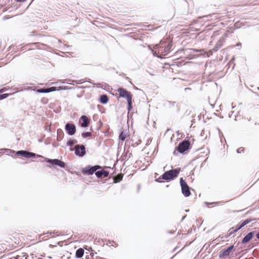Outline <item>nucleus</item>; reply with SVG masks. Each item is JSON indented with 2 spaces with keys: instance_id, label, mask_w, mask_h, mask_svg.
<instances>
[{
  "instance_id": "1",
  "label": "nucleus",
  "mask_w": 259,
  "mask_h": 259,
  "mask_svg": "<svg viewBox=\"0 0 259 259\" xmlns=\"http://www.w3.org/2000/svg\"><path fill=\"white\" fill-rule=\"evenodd\" d=\"M2 150H4L7 152H10V153H15V156H21L26 158H41L44 159L47 162L51 164L52 165L58 166L61 168H65L66 165L64 161L59 159H50L46 158L41 155L27 150H21L15 152L14 150H12L9 149H2Z\"/></svg>"
},
{
  "instance_id": "2",
  "label": "nucleus",
  "mask_w": 259,
  "mask_h": 259,
  "mask_svg": "<svg viewBox=\"0 0 259 259\" xmlns=\"http://www.w3.org/2000/svg\"><path fill=\"white\" fill-rule=\"evenodd\" d=\"M172 47V41L167 42L161 40L158 44L155 45L153 48L150 46H148V48L151 51L154 56L162 59L164 56L167 55L171 51Z\"/></svg>"
},
{
  "instance_id": "3",
  "label": "nucleus",
  "mask_w": 259,
  "mask_h": 259,
  "mask_svg": "<svg viewBox=\"0 0 259 259\" xmlns=\"http://www.w3.org/2000/svg\"><path fill=\"white\" fill-rule=\"evenodd\" d=\"M181 171L180 168H176L165 171L162 175L155 180L158 183L169 182L177 178Z\"/></svg>"
},
{
  "instance_id": "4",
  "label": "nucleus",
  "mask_w": 259,
  "mask_h": 259,
  "mask_svg": "<svg viewBox=\"0 0 259 259\" xmlns=\"http://www.w3.org/2000/svg\"><path fill=\"white\" fill-rule=\"evenodd\" d=\"M191 148V145L189 140H184L180 142L178 145L176 147L173 154L175 156L178 155V152L181 154H184L185 152Z\"/></svg>"
},
{
  "instance_id": "5",
  "label": "nucleus",
  "mask_w": 259,
  "mask_h": 259,
  "mask_svg": "<svg viewBox=\"0 0 259 259\" xmlns=\"http://www.w3.org/2000/svg\"><path fill=\"white\" fill-rule=\"evenodd\" d=\"M36 87L33 88L32 87H27L26 89L19 90V92L33 91L37 93H49L54 91H57V87H51L49 88H42L36 89Z\"/></svg>"
},
{
  "instance_id": "6",
  "label": "nucleus",
  "mask_w": 259,
  "mask_h": 259,
  "mask_svg": "<svg viewBox=\"0 0 259 259\" xmlns=\"http://www.w3.org/2000/svg\"><path fill=\"white\" fill-rule=\"evenodd\" d=\"M102 168V166L99 165H89L83 167L81 169V172L84 175H92L96 170Z\"/></svg>"
},
{
  "instance_id": "7",
  "label": "nucleus",
  "mask_w": 259,
  "mask_h": 259,
  "mask_svg": "<svg viewBox=\"0 0 259 259\" xmlns=\"http://www.w3.org/2000/svg\"><path fill=\"white\" fill-rule=\"evenodd\" d=\"M180 183L181 187L182 193L183 195L186 197L190 196L191 194L190 188L183 178H180Z\"/></svg>"
},
{
  "instance_id": "8",
  "label": "nucleus",
  "mask_w": 259,
  "mask_h": 259,
  "mask_svg": "<svg viewBox=\"0 0 259 259\" xmlns=\"http://www.w3.org/2000/svg\"><path fill=\"white\" fill-rule=\"evenodd\" d=\"M256 219H247L245 220H242L237 225H236L235 226H234L230 229L232 231H231V233H235L237 232L238 230L241 229L242 227H244L247 224H249L251 222L253 221L256 220Z\"/></svg>"
},
{
  "instance_id": "9",
  "label": "nucleus",
  "mask_w": 259,
  "mask_h": 259,
  "mask_svg": "<svg viewBox=\"0 0 259 259\" xmlns=\"http://www.w3.org/2000/svg\"><path fill=\"white\" fill-rule=\"evenodd\" d=\"M234 245H231L226 248L221 250L219 253V257L221 259L226 258L233 253Z\"/></svg>"
},
{
  "instance_id": "10",
  "label": "nucleus",
  "mask_w": 259,
  "mask_h": 259,
  "mask_svg": "<svg viewBox=\"0 0 259 259\" xmlns=\"http://www.w3.org/2000/svg\"><path fill=\"white\" fill-rule=\"evenodd\" d=\"M74 154L78 157H83L86 154L85 145L82 144H76L74 150Z\"/></svg>"
},
{
  "instance_id": "11",
  "label": "nucleus",
  "mask_w": 259,
  "mask_h": 259,
  "mask_svg": "<svg viewBox=\"0 0 259 259\" xmlns=\"http://www.w3.org/2000/svg\"><path fill=\"white\" fill-rule=\"evenodd\" d=\"M65 130L69 136L74 135L76 131V127L74 124L67 122L65 125Z\"/></svg>"
},
{
  "instance_id": "12",
  "label": "nucleus",
  "mask_w": 259,
  "mask_h": 259,
  "mask_svg": "<svg viewBox=\"0 0 259 259\" xmlns=\"http://www.w3.org/2000/svg\"><path fill=\"white\" fill-rule=\"evenodd\" d=\"M26 84H29V85H32L33 84V83H27L26 84H20L19 85L18 88L14 89V90H15L16 91L14 93H12V94L5 93V94H0V100L4 99H6L7 97H8L9 96H10L11 95H13V94H14L15 93L19 92V91L18 90V89H20V90H21L22 89H26L27 88V87H26V88L25 87V85Z\"/></svg>"
},
{
  "instance_id": "13",
  "label": "nucleus",
  "mask_w": 259,
  "mask_h": 259,
  "mask_svg": "<svg viewBox=\"0 0 259 259\" xmlns=\"http://www.w3.org/2000/svg\"><path fill=\"white\" fill-rule=\"evenodd\" d=\"M90 121L91 119L90 117H88L85 115H81L79 119V123L81 127L84 128L88 127Z\"/></svg>"
},
{
  "instance_id": "14",
  "label": "nucleus",
  "mask_w": 259,
  "mask_h": 259,
  "mask_svg": "<svg viewBox=\"0 0 259 259\" xmlns=\"http://www.w3.org/2000/svg\"><path fill=\"white\" fill-rule=\"evenodd\" d=\"M255 233V231H251L248 233L242 239L241 243L242 244H246L249 242L254 237Z\"/></svg>"
},
{
  "instance_id": "15",
  "label": "nucleus",
  "mask_w": 259,
  "mask_h": 259,
  "mask_svg": "<svg viewBox=\"0 0 259 259\" xmlns=\"http://www.w3.org/2000/svg\"><path fill=\"white\" fill-rule=\"evenodd\" d=\"M109 175V171L104 169L97 170L95 172V175L98 178H107Z\"/></svg>"
},
{
  "instance_id": "16",
  "label": "nucleus",
  "mask_w": 259,
  "mask_h": 259,
  "mask_svg": "<svg viewBox=\"0 0 259 259\" xmlns=\"http://www.w3.org/2000/svg\"><path fill=\"white\" fill-rule=\"evenodd\" d=\"M225 38L224 36H222L217 42L214 48H213L212 50L214 52L218 51L222 46L223 45V42L224 41Z\"/></svg>"
},
{
  "instance_id": "17",
  "label": "nucleus",
  "mask_w": 259,
  "mask_h": 259,
  "mask_svg": "<svg viewBox=\"0 0 259 259\" xmlns=\"http://www.w3.org/2000/svg\"><path fill=\"white\" fill-rule=\"evenodd\" d=\"M109 97L106 94H102L100 96L99 101L102 104H106L109 102Z\"/></svg>"
},
{
  "instance_id": "18",
  "label": "nucleus",
  "mask_w": 259,
  "mask_h": 259,
  "mask_svg": "<svg viewBox=\"0 0 259 259\" xmlns=\"http://www.w3.org/2000/svg\"><path fill=\"white\" fill-rule=\"evenodd\" d=\"M117 92L119 93V97L124 98L127 94H128L129 91L126 89L119 88L117 89Z\"/></svg>"
},
{
  "instance_id": "19",
  "label": "nucleus",
  "mask_w": 259,
  "mask_h": 259,
  "mask_svg": "<svg viewBox=\"0 0 259 259\" xmlns=\"http://www.w3.org/2000/svg\"><path fill=\"white\" fill-rule=\"evenodd\" d=\"M75 88L77 89H83L85 88L83 86H77L76 85ZM73 89H74V88L72 87H68L67 86H60L58 88H57V91H60V90H72Z\"/></svg>"
},
{
  "instance_id": "20",
  "label": "nucleus",
  "mask_w": 259,
  "mask_h": 259,
  "mask_svg": "<svg viewBox=\"0 0 259 259\" xmlns=\"http://www.w3.org/2000/svg\"><path fill=\"white\" fill-rule=\"evenodd\" d=\"M84 252V250L82 248H79L77 249L75 252V257L77 258H81L83 256Z\"/></svg>"
},
{
  "instance_id": "21",
  "label": "nucleus",
  "mask_w": 259,
  "mask_h": 259,
  "mask_svg": "<svg viewBox=\"0 0 259 259\" xmlns=\"http://www.w3.org/2000/svg\"><path fill=\"white\" fill-rule=\"evenodd\" d=\"M64 133L61 128L57 130V140L58 141H61L64 137Z\"/></svg>"
},
{
  "instance_id": "22",
  "label": "nucleus",
  "mask_w": 259,
  "mask_h": 259,
  "mask_svg": "<svg viewBox=\"0 0 259 259\" xmlns=\"http://www.w3.org/2000/svg\"><path fill=\"white\" fill-rule=\"evenodd\" d=\"M77 143V141L76 139H72L71 138H69V139L68 140V141L66 143V145L68 146H73L75 144Z\"/></svg>"
},
{
  "instance_id": "23",
  "label": "nucleus",
  "mask_w": 259,
  "mask_h": 259,
  "mask_svg": "<svg viewBox=\"0 0 259 259\" xmlns=\"http://www.w3.org/2000/svg\"><path fill=\"white\" fill-rule=\"evenodd\" d=\"M126 137V134L124 131H121L119 135V139L122 141H124Z\"/></svg>"
},
{
  "instance_id": "24",
  "label": "nucleus",
  "mask_w": 259,
  "mask_h": 259,
  "mask_svg": "<svg viewBox=\"0 0 259 259\" xmlns=\"http://www.w3.org/2000/svg\"><path fill=\"white\" fill-rule=\"evenodd\" d=\"M176 104V102L175 101H170L168 100H167L164 103L165 106H168L169 107H174Z\"/></svg>"
},
{
  "instance_id": "25",
  "label": "nucleus",
  "mask_w": 259,
  "mask_h": 259,
  "mask_svg": "<svg viewBox=\"0 0 259 259\" xmlns=\"http://www.w3.org/2000/svg\"><path fill=\"white\" fill-rule=\"evenodd\" d=\"M124 98L126 100L127 103L132 102L133 95L132 93L129 92L128 94H127Z\"/></svg>"
},
{
  "instance_id": "26",
  "label": "nucleus",
  "mask_w": 259,
  "mask_h": 259,
  "mask_svg": "<svg viewBox=\"0 0 259 259\" xmlns=\"http://www.w3.org/2000/svg\"><path fill=\"white\" fill-rule=\"evenodd\" d=\"M224 203V202H222V201H219V202H204V204H205V205L209 208V205H212V204H215V205H219L221 203Z\"/></svg>"
},
{
  "instance_id": "27",
  "label": "nucleus",
  "mask_w": 259,
  "mask_h": 259,
  "mask_svg": "<svg viewBox=\"0 0 259 259\" xmlns=\"http://www.w3.org/2000/svg\"><path fill=\"white\" fill-rule=\"evenodd\" d=\"M92 135V134L90 132H85L81 134V136L83 138L85 139L88 137H90Z\"/></svg>"
},
{
  "instance_id": "28",
  "label": "nucleus",
  "mask_w": 259,
  "mask_h": 259,
  "mask_svg": "<svg viewBox=\"0 0 259 259\" xmlns=\"http://www.w3.org/2000/svg\"><path fill=\"white\" fill-rule=\"evenodd\" d=\"M133 102H130L127 103V110L129 113L133 108Z\"/></svg>"
},
{
  "instance_id": "29",
  "label": "nucleus",
  "mask_w": 259,
  "mask_h": 259,
  "mask_svg": "<svg viewBox=\"0 0 259 259\" xmlns=\"http://www.w3.org/2000/svg\"><path fill=\"white\" fill-rule=\"evenodd\" d=\"M72 82L73 83H70L69 84H74L73 83H75L76 84H82L84 82L82 81V80H72Z\"/></svg>"
},
{
  "instance_id": "30",
  "label": "nucleus",
  "mask_w": 259,
  "mask_h": 259,
  "mask_svg": "<svg viewBox=\"0 0 259 259\" xmlns=\"http://www.w3.org/2000/svg\"><path fill=\"white\" fill-rule=\"evenodd\" d=\"M241 24L242 23L240 22V21H237V22H236L234 24V26L236 28H241L243 25H241Z\"/></svg>"
},
{
  "instance_id": "31",
  "label": "nucleus",
  "mask_w": 259,
  "mask_h": 259,
  "mask_svg": "<svg viewBox=\"0 0 259 259\" xmlns=\"http://www.w3.org/2000/svg\"><path fill=\"white\" fill-rule=\"evenodd\" d=\"M231 231H232V230H231V229H230L228 231V233L227 235H225V238H228L229 236H230L231 235H232L233 234H234V233H231Z\"/></svg>"
},
{
  "instance_id": "32",
  "label": "nucleus",
  "mask_w": 259,
  "mask_h": 259,
  "mask_svg": "<svg viewBox=\"0 0 259 259\" xmlns=\"http://www.w3.org/2000/svg\"><path fill=\"white\" fill-rule=\"evenodd\" d=\"M190 51L191 53H198L201 52L200 50L196 49H190Z\"/></svg>"
},
{
  "instance_id": "33",
  "label": "nucleus",
  "mask_w": 259,
  "mask_h": 259,
  "mask_svg": "<svg viewBox=\"0 0 259 259\" xmlns=\"http://www.w3.org/2000/svg\"><path fill=\"white\" fill-rule=\"evenodd\" d=\"M244 149L243 147H240L237 150V153H240L241 152H244Z\"/></svg>"
},
{
  "instance_id": "34",
  "label": "nucleus",
  "mask_w": 259,
  "mask_h": 259,
  "mask_svg": "<svg viewBox=\"0 0 259 259\" xmlns=\"http://www.w3.org/2000/svg\"><path fill=\"white\" fill-rule=\"evenodd\" d=\"M64 241H59L57 243V244L60 246H62L63 245Z\"/></svg>"
},
{
  "instance_id": "35",
  "label": "nucleus",
  "mask_w": 259,
  "mask_h": 259,
  "mask_svg": "<svg viewBox=\"0 0 259 259\" xmlns=\"http://www.w3.org/2000/svg\"><path fill=\"white\" fill-rule=\"evenodd\" d=\"M125 79H127V80H128V81H129V82H130V83L131 84H133V83H132V81L130 80V78H129L128 77L126 76V77H125Z\"/></svg>"
},
{
  "instance_id": "36",
  "label": "nucleus",
  "mask_w": 259,
  "mask_h": 259,
  "mask_svg": "<svg viewBox=\"0 0 259 259\" xmlns=\"http://www.w3.org/2000/svg\"><path fill=\"white\" fill-rule=\"evenodd\" d=\"M6 91V90L5 88H3L0 90V92L3 93Z\"/></svg>"
},
{
  "instance_id": "37",
  "label": "nucleus",
  "mask_w": 259,
  "mask_h": 259,
  "mask_svg": "<svg viewBox=\"0 0 259 259\" xmlns=\"http://www.w3.org/2000/svg\"><path fill=\"white\" fill-rule=\"evenodd\" d=\"M236 46H237V47H241V44L240 42H238V43L236 44Z\"/></svg>"
},
{
  "instance_id": "38",
  "label": "nucleus",
  "mask_w": 259,
  "mask_h": 259,
  "mask_svg": "<svg viewBox=\"0 0 259 259\" xmlns=\"http://www.w3.org/2000/svg\"><path fill=\"white\" fill-rule=\"evenodd\" d=\"M176 108H177V111L179 112V110H180V107H179V106L177 105H176Z\"/></svg>"
},
{
  "instance_id": "39",
  "label": "nucleus",
  "mask_w": 259,
  "mask_h": 259,
  "mask_svg": "<svg viewBox=\"0 0 259 259\" xmlns=\"http://www.w3.org/2000/svg\"><path fill=\"white\" fill-rule=\"evenodd\" d=\"M16 2H25L26 0H15Z\"/></svg>"
},
{
  "instance_id": "40",
  "label": "nucleus",
  "mask_w": 259,
  "mask_h": 259,
  "mask_svg": "<svg viewBox=\"0 0 259 259\" xmlns=\"http://www.w3.org/2000/svg\"><path fill=\"white\" fill-rule=\"evenodd\" d=\"M256 237L257 239L259 240V232L257 234H256Z\"/></svg>"
},
{
  "instance_id": "41",
  "label": "nucleus",
  "mask_w": 259,
  "mask_h": 259,
  "mask_svg": "<svg viewBox=\"0 0 259 259\" xmlns=\"http://www.w3.org/2000/svg\"><path fill=\"white\" fill-rule=\"evenodd\" d=\"M238 116H239L238 115H235V121H237L238 120Z\"/></svg>"
},
{
  "instance_id": "42",
  "label": "nucleus",
  "mask_w": 259,
  "mask_h": 259,
  "mask_svg": "<svg viewBox=\"0 0 259 259\" xmlns=\"http://www.w3.org/2000/svg\"><path fill=\"white\" fill-rule=\"evenodd\" d=\"M33 45H35V47H37V46H38V45H39V44L38 43H36V42H35V43H34V44H33Z\"/></svg>"
},
{
  "instance_id": "43",
  "label": "nucleus",
  "mask_w": 259,
  "mask_h": 259,
  "mask_svg": "<svg viewBox=\"0 0 259 259\" xmlns=\"http://www.w3.org/2000/svg\"><path fill=\"white\" fill-rule=\"evenodd\" d=\"M176 134H177V135L178 136H179V135L180 134V132H179V131L176 132Z\"/></svg>"
},
{
  "instance_id": "44",
  "label": "nucleus",
  "mask_w": 259,
  "mask_h": 259,
  "mask_svg": "<svg viewBox=\"0 0 259 259\" xmlns=\"http://www.w3.org/2000/svg\"><path fill=\"white\" fill-rule=\"evenodd\" d=\"M134 88L135 89V90H139V89L137 88V87H136L135 85H134Z\"/></svg>"
},
{
  "instance_id": "45",
  "label": "nucleus",
  "mask_w": 259,
  "mask_h": 259,
  "mask_svg": "<svg viewBox=\"0 0 259 259\" xmlns=\"http://www.w3.org/2000/svg\"><path fill=\"white\" fill-rule=\"evenodd\" d=\"M186 217V215L184 216V217L182 218V221L184 220Z\"/></svg>"
},
{
  "instance_id": "46",
  "label": "nucleus",
  "mask_w": 259,
  "mask_h": 259,
  "mask_svg": "<svg viewBox=\"0 0 259 259\" xmlns=\"http://www.w3.org/2000/svg\"><path fill=\"white\" fill-rule=\"evenodd\" d=\"M35 35L34 32H32L31 34V35Z\"/></svg>"
},
{
  "instance_id": "47",
  "label": "nucleus",
  "mask_w": 259,
  "mask_h": 259,
  "mask_svg": "<svg viewBox=\"0 0 259 259\" xmlns=\"http://www.w3.org/2000/svg\"><path fill=\"white\" fill-rule=\"evenodd\" d=\"M108 242H109V243H110H110H111V241H110V240H109V241H108ZM112 242H114V243H115L113 241H112Z\"/></svg>"
},
{
  "instance_id": "48",
  "label": "nucleus",
  "mask_w": 259,
  "mask_h": 259,
  "mask_svg": "<svg viewBox=\"0 0 259 259\" xmlns=\"http://www.w3.org/2000/svg\"><path fill=\"white\" fill-rule=\"evenodd\" d=\"M89 82H90L91 83H92V84H93V85H95V83H93V82H91V81H89Z\"/></svg>"
},
{
  "instance_id": "49",
  "label": "nucleus",
  "mask_w": 259,
  "mask_h": 259,
  "mask_svg": "<svg viewBox=\"0 0 259 259\" xmlns=\"http://www.w3.org/2000/svg\"><path fill=\"white\" fill-rule=\"evenodd\" d=\"M190 90V88H186V89H185V90Z\"/></svg>"
},
{
  "instance_id": "50",
  "label": "nucleus",
  "mask_w": 259,
  "mask_h": 259,
  "mask_svg": "<svg viewBox=\"0 0 259 259\" xmlns=\"http://www.w3.org/2000/svg\"><path fill=\"white\" fill-rule=\"evenodd\" d=\"M47 234H52V232H48L47 233Z\"/></svg>"
},
{
  "instance_id": "51",
  "label": "nucleus",
  "mask_w": 259,
  "mask_h": 259,
  "mask_svg": "<svg viewBox=\"0 0 259 259\" xmlns=\"http://www.w3.org/2000/svg\"><path fill=\"white\" fill-rule=\"evenodd\" d=\"M185 211H186V212H189V209H186Z\"/></svg>"
},
{
  "instance_id": "52",
  "label": "nucleus",
  "mask_w": 259,
  "mask_h": 259,
  "mask_svg": "<svg viewBox=\"0 0 259 259\" xmlns=\"http://www.w3.org/2000/svg\"><path fill=\"white\" fill-rule=\"evenodd\" d=\"M254 124H255V125H258V123H257V122H255Z\"/></svg>"
},
{
  "instance_id": "53",
  "label": "nucleus",
  "mask_w": 259,
  "mask_h": 259,
  "mask_svg": "<svg viewBox=\"0 0 259 259\" xmlns=\"http://www.w3.org/2000/svg\"><path fill=\"white\" fill-rule=\"evenodd\" d=\"M176 248H174V250H172V251L173 252L175 251L176 250Z\"/></svg>"
},
{
  "instance_id": "54",
  "label": "nucleus",
  "mask_w": 259,
  "mask_h": 259,
  "mask_svg": "<svg viewBox=\"0 0 259 259\" xmlns=\"http://www.w3.org/2000/svg\"><path fill=\"white\" fill-rule=\"evenodd\" d=\"M70 151H71L73 150V149H72V148H70Z\"/></svg>"
},
{
  "instance_id": "55",
  "label": "nucleus",
  "mask_w": 259,
  "mask_h": 259,
  "mask_svg": "<svg viewBox=\"0 0 259 259\" xmlns=\"http://www.w3.org/2000/svg\"><path fill=\"white\" fill-rule=\"evenodd\" d=\"M250 119H251V118L250 117L248 120V121H250Z\"/></svg>"
},
{
  "instance_id": "56",
  "label": "nucleus",
  "mask_w": 259,
  "mask_h": 259,
  "mask_svg": "<svg viewBox=\"0 0 259 259\" xmlns=\"http://www.w3.org/2000/svg\"><path fill=\"white\" fill-rule=\"evenodd\" d=\"M169 130H170V129H169V128H167V131H169Z\"/></svg>"
},
{
  "instance_id": "57",
  "label": "nucleus",
  "mask_w": 259,
  "mask_h": 259,
  "mask_svg": "<svg viewBox=\"0 0 259 259\" xmlns=\"http://www.w3.org/2000/svg\"><path fill=\"white\" fill-rule=\"evenodd\" d=\"M231 116H232V115H229V117H231Z\"/></svg>"
},
{
  "instance_id": "58",
  "label": "nucleus",
  "mask_w": 259,
  "mask_h": 259,
  "mask_svg": "<svg viewBox=\"0 0 259 259\" xmlns=\"http://www.w3.org/2000/svg\"><path fill=\"white\" fill-rule=\"evenodd\" d=\"M37 259H42V258H37Z\"/></svg>"
},
{
  "instance_id": "59",
  "label": "nucleus",
  "mask_w": 259,
  "mask_h": 259,
  "mask_svg": "<svg viewBox=\"0 0 259 259\" xmlns=\"http://www.w3.org/2000/svg\"><path fill=\"white\" fill-rule=\"evenodd\" d=\"M33 0H32V1H31V3H32V2H33Z\"/></svg>"
}]
</instances>
